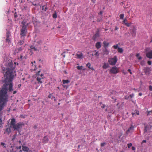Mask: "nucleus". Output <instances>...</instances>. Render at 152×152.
<instances>
[{
    "label": "nucleus",
    "mask_w": 152,
    "mask_h": 152,
    "mask_svg": "<svg viewBox=\"0 0 152 152\" xmlns=\"http://www.w3.org/2000/svg\"><path fill=\"white\" fill-rule=\"evenodd\" d=\"M149 90L150 91H152V86L151 85L149 86Z\"/></svg>",
    "instance_id": "ea45409f"
},
{
    "label": "nucleus",
    "mask_w": 152,
    "mask_h": 152,
    "mask_svg": "<svg viewBox=\"0 0 152 152\" xmlns=\"http://www.w3.org/2000/svg\"><path fill=\"white\" fill-rule=\"evenodd\" d=\"M134 127L133 125H131L129 128L126 131V134H128L129 133H132L134 130Z\"/></svg>",
    "instance_id": "39448f33"
},
{
    "label": "nucleus",
    "mask_w": 152,
    "mask_h": 152,
    "mask_svg": "<svg viewBox=\"0 0 152 152\" xmlns=\"http://www.w3.org/2000/svg\"><path fill=\"white\" fill-rule=\"evenodd\" d=\"M40 72V71H38V72L37 73V75H39V72Z\"/></svg>",
    "instance_id": "69168bd1"
},
{
    "label": "nucleus",
    "mask_w": 152,
    "mask_h": 152,
    "mask_svg": "<svg viewBox=\"0 0 152 152\" xmlns=\"http://www.w3.org/2000/svg\"><path fill=\"white\" fill-rule=\"evenodd\" d=\"M23 49V48L22 46L17 48L15 49V52L16 53H18L22 51Z\"/></svg>",
    "instance_id": "f8f14e48"
},
{
    "label": "nucleus",
    "mask_w": 152,
    "mask_h": 152,
    "mask_svg": "<svg viewBox=\"0 0 152 152\" xmlns=\"http://www.w3.org/2000/svg\"><path fill=\"white\" fill-rule=\"evenodd\" d=\"M136 56L137 57H139V56H140V54L139 53H137V54L136 55Z\"/></svg>",
    "instance_id": "4d7b16f0"
},
{
    "label": "nucleus",
    "mask_w": 152,
    "mask_h": 152,
    "mask_svg": "<svg viewBox=\"0 0 152 152\" xmlns=\"http://www.w3.org/2000/svg\"><path fill=\"white\" fill-rule=\"evenodd\" d=\"M140 64H141V65H144L145 64V63H144V61H142L141 62V63H140Z\"/></svg>",
    "instance_id": "37998d69"
},
{
    "label": "nucleus",
    "mask_w": 152,
    "mask_h": 152,
    "mask_svg": "<svg viewBox=\"0 0 152 152\" xmlns=\"http://www.w3.org/2000/svg\"><path fill=\"white\" fill-rule=\"evenodd\" d=\"M83 66H77V68L79 70L82 69Z\"/></svg>",
    "instance_id": "72a5a7b5"
},
{
    "label": "nucleus",
    "mask_w": 152,
    "mask_h": 152,
    "mask_svg": "<svg viewBox=\"0 0 152 152\" xmlns=\"http://www.w3.org/2000/svg\"><path fill=\"white\" fill-rule=\"evenodd\" d=\"M30 48H31V49H33L35 51H37V48H35L34 46L33 45H31L30 47Z\"/></svg>",
    "instance_id": "a878e982"
},
{
    "label": "nucleus",
    "mask_w": 152,
    "mask_h": 152,
    "mask_svg": "<svg viewBox=\"0 0 152 152\" xmlns=\"http://www.w3.org/2000/svg\"><path fill=\"white\" fill-rule=\"evenodd\" d=\"M149 130V127L148 126H145V127L144 133H145L147 132Z\"/></svg>",
    "instance_id": "b1692460"
},
{
    "label": "nucleus",
    "mask_w": 152,
    "mask_h": 152,
    "mask_svg": "<svg viewBox=\"0 0 152 152\" xmlns=\"http://www.w3.org/2000/svg\"><path fill=\"white\" fill-rule=\"evenodd\" d=\"M105 105H103L101 107L102 108H104L105 107Z\"/></svg>",
    "instance_id": "052dcab7"
},
{
    "label": "nucleus",
    "mask_w": 152,
    "mask_h": 152,
    "mask_svg": "<svg viewBox=\"0 0 152 152\" xmlns=\"http://www.w3.org/2000/svg\"><path fill=\"white\" fill-rule=\"evenodd\" d=\"M91 64L90 63L88 62L86 65V66L88 67V68L89 69L90 68Z\"/></svg>",
    "instance_id": "7c9ffc66"
},
{
    "label": "nucleus",
    "mask_w": 152,
    "mask_h": 152,
    "mask_svg": "<svg viewBox=\"0 0 152 152\" xmlns=\"http://www.w3.org/2000/svg\"><path fill=\"white\" fill-rule=\"evenodd\" d=\"M64 87L65 88H66L67 89V88L68 87V86L67 85H65L64 86Z\"/></svg>",
    "instance_id": "603ef678"
},
{
    "label": "nucleus",
    "mask_w": 152,
    "mask_h": 152,
    "mask_svg": "<svg viewBox=\"0 0 152 152\" xmlns=\"http://www.w3.org/2000/svg\"><path fill=\"white\" fill-rule=\"evenodd\" d=\"M124 14H121L119 16L120 18L121 19H124Z\"/></svg>",
    "instance_id": "c756f323"
},
{
    "label": "nucleus",
    "mask_w": 152,
    "mask_h": 152,
    "mask_svg": "<svg viewBox=\"0 0 152 152\" xmlns=\"http://www.w3.org/2000/svg\"><path fill=\"white\" fill-rule=\"evenodd\" d=\"M62 82L64 84H65L66 83H69V82H70V81L69 80H62Z\"/></svg>",
    "instance_id": "5701e85b"
},
{
    "label": "nucleus",
    "mask_w": 152,
    "mask_h": 152,
    "mask_svg": "<svg viewBox=\"0 0 152 152\" xmlns=\"http://www.w3.org/2000/svg\"><path fill=\"white\" fill-rule=\"evenodd\" d=\"M129 96L131 98H132L134 96V94H130Z\"/></svg>",
    "instance_id": "49530a36"
},
{
    "label": "nucleus",
    "mask_w": 152,
    "mask_h": 152,
    "mask_svg": "<svg viewBox=\"0 0 152 152\" xmlns=\"http://www.w3.org/2000/svg\"><path fill=\"white\" fill-rule=\"evenodd\" d=\"M118 52L121 53H122L123 52V50L121 48H118Z\"/></svg>",
    "instance_id": "412c9836"
},
{
    "label": "nucleus",
    "mask_w": 152,
    "mask_h": 152,
    "mask_svg": "<svg viewBox=\"0 0 152 152\" xmlns=\"http://www.w3.org/2000/svg\"><path fill=\"white\" fill-rule=\"evenodd\" d=\"M148 64L149 65H151V61H148Z\"/></svg>",
    "instance_id": "c03bdc74"
},
{
    "label": "nucleus",
    "mask_w": 152,
    "mask_h": 152,
    "mask_svg": "<svg viewBox=\"0 0 152 152\" xmlns=\"http://www.w3.org/2000/svg\"><path fill=\"white\" fill-rule=\"evenodd\" d=\"M103 47L104 48H107V47H108L109 45V43L106 42V41H104L103 42Z\"/></svg>",
    "instance_id": "ddd939ff"
},
{
    "label": "nucleus",
    "mask_w": 152,
    "mask_h": 152,
    "mask_svg": "<svg viewBox=\"0 0 152 152\" xmlns=\"http://www.w3.org/2000/svg\"><path fill=\"white\" fill-rule=\"evenodd\" d=\"M41 78L39 77H37V80L38 82L39 83H42V82L41 81Z\"/></svg>",
    "instance_id": "bb28decb"
},
{
    "label": "nucleus",
    "mask_w": 152,
    "mask_h": 152,
    "mask_svg": "<svg viewBox=\"0 0 152 152\" xmlns=\"http://www.w3.org/2000/svg\"><path fill=\"white\" fill-rule=\"evenodd\" d=\"M21 146H18V147H16V148L17 149H21Z\"/></svg>",
    "instance_id": "a19ab883"
},
{
    "label": "nucleus",
    "mask_w": 152,
    "mask_h": 152,
    "mask_svg": "<svg viewBox=\"0 0 152 152\" xmlns=\"http://www.w3.org/2000/svg\"><path fill=\"white\" fill-rule=\"evenodd\" d=\"M48 141V139L47 137L45 136V137L43 139L42 142L44 143H46Z\"/></svg>",
    "instance_id": "f3484780"
},
{
    "label": "nucleus",
    "mask_w": 152,
    "mask_h": 152,
    "mask_svg": "<svg viewBox=\"0 0 152 152\" xmlns=\"http://www.w3.org/2000/svg\"><path fill=\"white\" fill-rule=\"evenodd\" d=\"M22 150L26 152H32V151L30 150L29 148L27 147L24 146V145H22Z\"/></svg>",
    "instance_id": "6e6552de"
},
{
    "label": "nucleus",
    "mask_w": 152,
    "mask_h": 152,
    "mask_svg": "<svg viewBox=\"0 0 152 152\" xmlns=\"http://www.w3.org/2000/svg\"><path fill=\"white\" fill-rule=\"evenodd\" d=\"M17 93V91H14V92H13V94H15L16 93Z\"/></svg>",
    "instance_id": "0e129e2a"
},
{
    "label": "nucleus",
    "mask_w": 152,
    "mask_h": 152,
    "mask_svg": "<svg viewBox=\"0 0 152 152\" xmlns=\"http://www.w3.org/2000/svg\"><path fill=\"white\" fill-rule=\"evenodd\" d=\"M128 71L131 74H132V72H131V70L130 69H129L128 70Z\"/></svg>",
    "instance_id": "09e8293b"
},
{
    "label": "nucleus",
    "mask_w": 152,
    "mask_h": 152,
    "mask_svg": "<svg viewBox=\"0 0 152 152\" xmlns=\"http://www.w3.org/2000/svg\"><path fill=\"white\" fill-rule=\"evenodd\" d=\"M9 124L10 125V127L7 128L6 129V132L8 134L11 132V131L10 128H12L14 131H18L19 135H21L20 133L21 129H22V127L24 126V124L23 123L19 122L16 124L15 119L14 118H12L11 119V121Z\"/></svg>",
    "instance_id": "f257e3e1"
},
{
    "label": "nucleus",
    "mask_w": 152,
    "mask_h": 152,
    "mask_svg": "<svg viewBox=\"0 0 152 152\" xmlns=\"http://www.w3.org/2000/svg\"><path fill=\"white\" fill-rule=\"evenodd\" d=\"M100 31L99 29L98 28L97 31L94 35V37L95 38H97L99 37V32Z\"/></svg>",
    "instance_id": "a211bd4d"
},
{
    "label": "nucleus",
    "mask_w": 152,
    "mask_h": 152,
    "mask_svg": "<svg viewBox=\"0 0 152 152\" xmlns=\"http://www.w3.org/2000/svg\"><path fill=\"white\" fill-rule=\"evenodd\" d=\"M94 52H95V54H94V55H95L97 57H98L99 55V53H98V51H96V50H95Z\"/></svg>",
    "instance_id": "393cba45"
},
{
    "label": "nucleus",
    "mask_w": 152,
    "mask_h": 152,
    "mask_svg": "<svg viewBox=\"0 0 152 152\" xmlns=\"http://www.w3.org/2000/svg\"><path fill=\"white\" fill-rule=\"evenodd\" d=\"M118 61L116 56H115L113 58L109 59L108 62L112 66L115 65Z\"/></svg>",
    "instance_id": "f03ea898"
},
{
    "label": "nucleus",
    "mask_w": 152,
    "mask_h": 152,
    "mask_svg": "<svg viewBox=\"0 0 152 152\" xmlns=\"http://www.w3.org/2000/svg\"><path fill=\"white\" fill-rule=\"evenodd\" d=\"M132 149L133 150H134L135 149V148L134 147H132Z\"/></svg>",
    "instance_id": "680f3d73"
},
{
    "label": "nucleus",
    "mask_w": 152,
    "mask_h": 152,
    "mask_svg": "<svg viewBox=\"0 0 152 152\" xmlns=\"http://www.w3.org/2000/svg\"><path fill=\"white\" fill-rule=\"evenodd\" d=\"M53 17L54 18H57V15L56 12L53 15Z\"/></svg>",
    "instance_id": "cd10ccee"
},
{
    "label": "nucleus",
    "mask_w": 152,
    "mask_h": 152,
    "mask_svg": "<svg viewBox=\"0 0 152 152\" xmlns=\"http://www.w3.org/2000/svg\"><path fill=\"white\" fill-rule=\"evenodd\" d=\"M109 66V64L107 63H104L102 66V68L104 69H106Z\"/></svg>",
    "instance_id": "2eb2a0df"
},
{
    "label": "nucleus",
    "mask_w": 152,
    "mask_h": 152,
    "mask_svg": "<svg viewBox=\"0 0 152 152\" xmlns=\"http://www.w3.org/2000/svg\"><path fill=\"white\" fill-rule=\"evenodd\" d=\"M151 114H152V110L151 111L148 112L147 115H151Z\"/></svg>",
    "instance_id": "4c0bfd02"
},
{
    "label": "nucleus",
    "mask_w": 152,
    "mask_h": 152,
    "mask_svg": "<svg viewBox=\"0 0 152 152\" xmlns=\"http://www.w3.org/2000/svg\"><path fill=\"white\" fill-rule=\"evenodd\" d=\"M136 29L134 26H133V28L130 31L131 34L133 37H135L136 36Z\"/></svg>",
    "instance_id": "423d86ee"
},
{
    "label": "nucleus",
    "mask_w": 152,
    "mask_h": 152,
    "mask_svg": "<svg viewBox=\"0 0 152 152\" xmlns=\"http://www.w3.org/2000/svg\"><path fill=\"white\" fill-rule=\"evenodd\" d=\"M143 70L145 74L146 75H148L150 73L151 69L150 68L148 67H145L143 69Z\"/></svg>",
    "instance_id": "0eeeda50"
},
{
    "label": "nucleus",
    "mask_w": 152,
    "mask_h": 152,
    "mask_svg": "<svg viewBox=\"0 0 152 152\" xmlns=\"http://www.w3.org/2000/svg\"><path fill=\"white\" fill-rule=\"evenodd\" d=\"M65 53V52H64L63 53H62L61 55L63 56L64 57H65V55H64V53Z\"/></svg>",
    "instance_id": "a18cd8bd"
},
{
    "label": "nucleus",
    "mask_w": 152,
    "mask_h": 152,
    "mask_svg": "<svg viewBox=\"0 0 152 152\" xmlns=\"http://www.w3.org/2000/svg\"><path fill=\"white\" fill-rule=\"evenodd\" d=\"M24 43V41L23 40H20L19 41L18 43H17V45L19 46L20 45H22Z\"/></svg>",
    "instance_id": "6ab92c4d"
},
{
    "label": "nucleus",
    "mask_w": 152,
    "mask_h": 152,
    "mask_svg": "<svg viewBox=\"0 0 152 152\" xmlns=\"http://www.w3.org/2000/svg\"><path fill=\"white\" fill-rule=\"evenodd\" d=\"M132 24V23H125V25L127 26V27H129L130 25H131V24Z\"/></svg>",
    "instance_id": "2f4dec72"
},
{
    "label": "nucleus",
    "mask_w": 152,
    "mask_h": 152,
    "mask_svg": "<svg viewBox=\"0 0 152 152\" xmlns=\"http://www.w3.org/2000/svg\"><path fill=\"white\" fill-rule=\"evenodd\" d=\"M142 58V57L141 56H140V57L139 56V57H138V59L139 60H141Z\"/></svg>",
    "instance_id": "13d9d810"
},
{
    "label": "nucleus",
    "mask_w": 152,
    "mask_h": 152,
    "mask_svg": "<svg viewBox=\"0 0 152 152\" xmlns=\"http://www.w3.org/2000/svg\"><path fill=\"white\" fill-rule=\"evenodd\" d=\"M136 114L137 115H138L139 114V111L137 110H135L134 112H133L132 113V115L134 116Z\"/></svg>",
    "instance_id": "aec40b11"
},
{
    "label": "nucleus",
    "mask_w": 152,
    "mask_h": 152,
    "mask_svg": "<svg viewBox=\"0 0 152 152\" xmlns=\"http://www.w3.org/2000/svg\"><path fill=\"white\" fill-rule=\"evenodd\" d=\"M52 96V94H49V95L48 96V98H51Z\"/></svg>",
    "instance_id": "de8ad7c7"
},
{
    "label": "nucleus",
    "mask_w": 152,
    "mask_h": 152,
    "mask_svg": "<svg viewBox=\"0 0 152 152\" xmlns=\"http://www.w3.org/2000/svg\"><path fill=\"white\" fill-rule=\"evenodd\" d=\"M20 58L21 59H23V56L22 55H20Z\"/></svg>",
    "instance_id": "5fc2aeb1"
},
{
    "label": "nucleus",
    "mask_w": 152,
    "mask_h": 152,
    "mask_svg": "<svg viewBox=\"0 0 152 152\" xmlns=\"http://www.w3.org/2000/svg\"><path fill=\"white\" fill-rule=\"evenodd\" d=\"M110 72L112 74H116L119 72L118 69L115 66L112 67L110 70Z\"/></svg>",
    "instance_id": "20e7f679"
},
{
    "label": "nucleus",
    "mask_w": 152,
    "mask_h": 152,
    "mask_svg": "<svg viewBox=\"0 0 152 152\" xmlns=\"http://www.w3.org/2000/svg\"><path fill=\"white\" fill-rule=\"evenodd\" d=\"M139 95L140 96H141L142 95V93H140L139 94Z\"/></svg>",
    "instance_id": "338daca9"
},
{
    "label": "nucleus",
    "mask_w": 152,
    "mask_h": 152,
    "mask_svg": "<svg viewBox=\"0 0 152 152\" xmlns=\"http://www.w3.org/2000/svg\"><path fill=\"white\" fill-rule=\"evenodd\" d=\"M146 142V141L145 140H144L142 141V142H143V143H145Z\"/></svg>",
    "instance_id": "bf43d9fd"
},
{
    "label": "nucleus",
    "mask_w": 152,
    "mask_h": 152,
    "mask_svg": "<svg viewBox=\"0 0 152 152\" xmlns=\"http://www.w3.org/2000/svg\"><path fill=\"white\" fill-rule=\"evenodd\" d=\"M55 98V97H54V96H52V97H51V99H54V98Z\"/></svg>",
    "instance_id": "774afa93"
},
{
    "label": "nucleus",
    "mask_w": 152,
    "mask_h": 152,
    "mask_svg": "<svg viewBox=\"0 0 152 152\" xmlns=\"http://www.w3.org/2000/svg\"><path fill=\"white\" fill-rule=\"evenodd\" d=\"M90 69H91L92 70H94V71H95V69L93 68V67H91Z\"/></svg>",
    "instance_id": "864d4df0"
},
{
    "label": "nucleus",
    "mask_w": 152,
    "mask_h": 152,
    "mask_svg": "<svg viewBox=\"0 0 152 152\" xmlns=\"http://www.w3.org/2000/svg\"><path fill=\"white\" fill-rule=\"evenodd\" d=\"M27 32L26 27L25 25H23L22 26V28L21 30L20 35L21 37L22 38L26 36V34Z\"/></svg>",
    "instance_id": "7ed1b4c3"
},
{
    "label": "nucleus",
    "mask_w": 152,
    "mask_h": 152,
    "mask_svg": "<svg viewBox=\"0 0 152 152\" xmlns=\"http://www.w3.org/2000/svg\"><path fill=\"white\" fill-rule=\"evenodd\" d=\"M75 56L78 58L82 59L83 58L82 53L80 52H78L76 54Z\"/></svg>",
    "instance_id": "9d476101"
},
{
    "label": "nucleus",
    "mask_w": 152,
    "mask_h": 152,
    "mask_svg": "<svg viewBox=\"0 0 152 152\" xmlns=\"http://www.w3.org/2000/svg\"><path fill=\"white\" fill-rule=\"evenodd\" d=\"M102 13L103 12L102 11H100L99 13V14L100 15H102Z\"/></svg>",
    "instance_id": "e2e57ef3"
},
{
    "label": "nucleus",
    "mask_w": 152,
    "mask_h": 152,
    "mask_svg": "<svg viewBox=\"0 0 152 152\" xmlns=\"http://www.w3.org/2000/svg\"><path fill=\"white\" fill-rule=\"evenodd\" d=\"M103 53L104 55H108L109 53V51L106 48H104L103 50Z\"/></svg>",
    "instance_id": "4468645a"
},
{
    "label": "nucleus",
    "mask_w": 152,
    "mask_h": 152,
    "mask_svg": "<svg viewBox=\"0 0 152 152\" xmlns=\"http://www.w3.org/2000/svg\"><path fill=\"white\" fill-rule=\"evenodd\" d=\"M18 142L19 143V144L20 145H22V144H21V141L20 140H19V141H18Z\"/></svg>",
    "instance_id": "6e6d98bb"
},
{
    "label": "nucleus",
    "mask_w": 152,
    "mask_h": 152,
    "mask_svg": "<svg viewBox=\"0 0 152 152\" xmlns=\"http://www.w3.org/2000/svg\"><path fill=\"white\" fill-rule=\"evenodd\" d=\"M129 97V96H126L124 97V98L125 99H128Z\"/></svg>",
    "instance_id": "58836bf2"
},
{
    "label": "nucleus",
    "mask_w": 152,
    "mask_h": 152,
    "mask_svg": "<svg viewBox=\"0 0 152 152\" xmlns=\"http://www.w3.org/2000/svg\"><path fill=\"white\" fill-rule=\"evenodd\" d=\"M43 42L42 41L41 39H39L37 41V43L39 45H41Z\"/></svg>",
    "instance_id": "4be33fe9"
},
{
    "label": "nucleus",
    "mask_w": 152,
    "mask_h": 152,
    "mask_svg": "<svg viewBox=\"0 0 152 152\" xmlns=\"http://www.w3.org/2000/svg\"><path fill=\"white\" fill-rule=\"evenodd\" d=\"M14 16L15 18H16L17 17V15L16 13H15L14 14Z\"/></svg>",
    "instance_id": "8fccbe9b"
},
{
    "label": "nucleus",
    "mask_w": 152,
    "mask_h": 152,
    "mask_svg": "<svg viewBox=\"0 0 152 152\" xmlns=\"http://www.w3.org/2000/svg\"><path fill=\"white\" fill-rule=\"evenodd\" d=\"M147 58L150 59H152V50L148 52L146 54Z\"/></svg>",
    "instance_id": "9b49d317"
},
{
    "label": "nucleus",
    "mask_w": 152,
    "mask_h": 152,
    "mask_svg": "<svg viewBox=\"0 0 152 152\" xmlns=\"http://www.w3.org/2000/svg\"><path fill=\"white\" fill-rule=\"evenodd\" d=\"M106 144V143L105 142H103L101 143V146L102 147L104 146Z\"/></svg>",
    "instance_id": "c9c22d12"
},
{
    "label": "nucleus",
    "mask_w": 152,
    "mask_h": 152,
    "mask_svg": "<svg viewBox=\"0 0 152 152\" xmlns=\"http://www.w3.org/2000/svg\"><path fill=\"white\" fill-rule=\"evenodd\" d=\"M113 47L115 49H118V45H114L113 46Z\"/></svg>",
    "instance_id": "e433bc0d"
},
{
    "label": "nucleus",
    "mask_w": 152,
    "mask_h": 152,
    "mask_svg": "<svg viewBox=\"0 0 152 152\" xmlns=\"http://www.w3.org/2000/svg\"><path fill=\"white\" fill-rule=\"evenodd\" d=\"M101 43L100 42H97L96 43L95 46L97 49H99L101 47Z\"/></svg>",
    "instance_id": "dca6fc26"
},
{
    "label": "nucleus",
    "mask_w": 152,
    "mask_h": 152,
    "mask_svg": "<svg viewBox=\"0 0 152 152\" xmlns=\"http://www.w3.org/2000/svg\"><path fill=\"white\" fill-rule=\"evenodd\" d=\"M132 145V143H128L127 144V146H128V147L129 148H130V147Z\"/></svg>",
    "instance_id": "f704fd0d"
},
{
    "label": "nucleus",
    "mask_w": 152,
    "mask_h": 152,
    "mask_svg": "<svg viewBox=\"0 0 152 152\" xmlns=\"http://www.w3.org/2000/svg\"><path fill=\"white\" fill-rule=\"evenodd\" d=\"M1 145L4 148H6V145L3 142H1Z\"/></svg>",
    "instance_id": "473e14b6"
},
{
    "label": "nucleus",
    "mask_w": 152,
    "mask_h": 152,
    "mask_svg": "<svg viewBox=\"0 0 152 152\" xmlns=\"http://www.w3.org/2000/svg\"><path fill=\"white\" fill-rule=\"evenodd\" d=\"M127 20V19L126 18H125L124 20L123 21V23L125 24V23H126V21Z\"/></svg>",
    "instance_id": "79ce46f5"
},
{
    "label": "nucleus",
    "mask_w": 152,
    "mask_h": 152,
    "mask_svg": "<svg viewBox=\"0 0 152 152\" xmlns=\"http://www.w3.org/2000/svg\"><path fill=\"white\" fill-rule=\"evenodd\" d=\"M118 28H118V27H117V26H116V27H115V28L114 30H118Z\"/></svg>",
    "instance_id": "3c124183"
},
{
    "label": "nucleus",
    "mask_w": 152,
    "mask_h": 152,
    "mask_svg": "<svg viewBox=\"0 0 152 152\" xmlns=\"http://www.w3.org/2000/svg\"><path fill=\"white\" fill-rule=\"evenodd\" d=\"M10 35V33L9 31H8L7 33L6 34V36L7 37L6 39V40L7 42H8L9 43L10 42V39L9 38V37Z\"/></svg>",
    "instance_id": "1a4fd4ad"
},
{
    "label": "nucleus",
    "mask_w": 152,
    "mask_h": 152,
    "mask_svg": "<svg viewBox=\"0 0 152 152\" xmlns=\"http://www.w3.org/2000/svg\"><path fill=\"white\" fill-rule=\"evenodd\" d=\"M48 10V8L45 6H43L42 7V10L46 11Z\"/></svg>",
    "instance_id": "c85d7f7f"
}]
</instances>
